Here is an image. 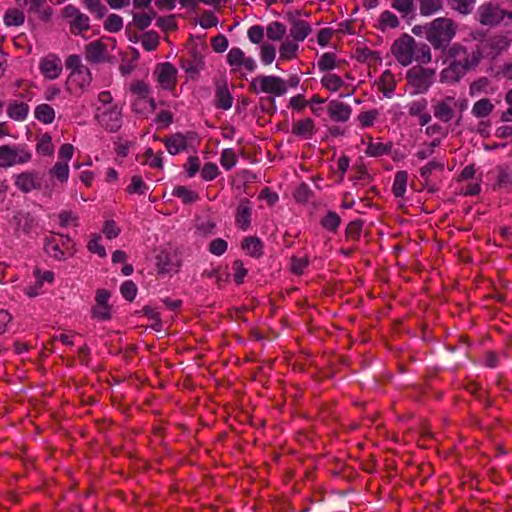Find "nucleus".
Returning <instances> with one entry per match:
<instances>
[{
	"instance_id": "obj_1",
	"label": "nucleus",
	"mask_w": 512,
	"mask_h": 512,
	"mask_svg": "<svg viewBox=\"0 0 512 512\" xmlns=\"http://www.w3.org/2000/svg\"><path fill=\"white\" fill-rule=\"evenodd\" d=\"M446 57L449 64L441 71L440 81L456 83L479 64L482 54L479 49L469 50L459 43H454L446 50Z\"/></svg>"
},
{
	"instance_id": "obj_2",
	"label": "nucleus",
	"mask_w": 512,
	"mask_h": 512,
	"mask_svg": "<svg viewBox=\"0 0 512 512\" xmlns=\"http://www.w3.org/2000/svg\"><path fill=\"white\" fill-rule=\"evenodd\" d=\"M457 24L450 18L439 17L426 27V39L435 49H445L454 38Z\"/></svg>"
},
{
	"instance_id": "obj_3",
	"label": "nucleus",
	"mask_w": 512,
	"mask_h": 512,
	"mask_svg": "<svg viewBox=\"0 0 512 512\" xmlns=\"http://www.w3.org/2000/svg\"><path fill=\"white\" fill-rule=\"evenodd\" d=\"M435 70L421 65H415L407 70L406 81L411 89V94H424L435 81Z\"/></svg>"
},
{
	"instance_id": "obj_4",
	"label": "nucleus",
	"mask_w": 512,
	"mask_h": 512,
	"mask_svg": "<svg viewBox=\"0 0 512 512\" xmlns=\"http://www.w3.org/2000/svg\"><path fill=\"white\" fill-rule=\"evenodd\" d=\"M249 91L253 93H267L272 97L283 96L287 92V85L284 79L278 76L261 75L249 83Z\"/></svg>"
},
{
	"instance_id": "obj_5",
	"label": "nucleus",
	"mask_w": 512,
	"mask_h": 512,
	"mask_svg": "<svg viewBox=\"0 0 512 512\" xmlns=\"http://www.w3.org/2000/svg\"><path fill=\"white\" fill-rule=\"evenodd\" d=\"M478 21L483 26L496 27L502 23L505 17L512 20V12L502 9L493 2L483 3L477 10Z\"/></svg>"
},
{
	"instance_id": "obj_6",
	"label": "nucleus",
	"mask_w": 512,
	"mask_h": 512,
	"mask_svg": "<svg viewBox=\"0 0 512 512\" xmlns=\"http://www.w3.org/2000/svg\"><path fill=\"white\" fill-rule=\"evenodd\" d=\"M32 154L25 145H2L0 146V167L9 168L17 164L28 163Z\"/></svg>"
},
{
	"instance_id": "obj_7",
	"label": "nucleus",
	"mask_w": 512,
	"mask_h": 512,
	"mask_svg": "<svg viewBox=\"0 0 512 512\" xmlns=\"http://www.w3.org/2000/svg\"><path fill=\"white\" fill-rule=\"evenodd\" d=\"M45 251L56 260H64L67 256L74 254L70 237L62 234L52 235L46 238Z\"/></svg>"
},
{
	"instance_id": "obj_8",
	"label": "nucleus",
	"mask_w": 512,
	"mask_h": 512,
	"mask_svg": "<svg viewBox=\"0 0 512 512\" xmlns=\"http://www.w3.org/2000/svg\"><path fill=\"white\" fill-rule=\"evenodd\" d=\"M415 39L409 34H403L395 40L391 52L402 66H408L414 61Z\"/></svg>"
},
{
	"instance_id": "obj_9",
	"label": "nucleus",
	"mask_w": 512,
	"mask_h": 512,
	"mask_svg": "<svg viewBox=\"0 0 512 512\" xmlns=\"http://www.w3.org/2000/svg\"><path fill=\"white\" fill-rule=\"evenodd\" d=\"M154 75L159 85L166 90H174L177 84V69L169 62L155 67Z\"/></svg>"
},
{
	"instance_id": "obj_10",
	"label": "nucleus",
	"mask_w": 512,
	"mask_h": 512,
	"mask_svg": "<svg viewBox=\"0 0 512 512\" xmlns=\"http://www.w3.org/2000/svg\"><path fill=\"white\" fill-rule=\"evenodd\" d=\"M96 119L109 132H116L122 126V114L116 106L98 112Z\"/></svg>"
},
{
	"instance_id": "obj_11",
	"label": "nucleus",
	"mask_w": 512,
	"mask_h": 512,
	"mask_svg": "<svg viewBox=\"0 0 512 512\" xmlns=\"http://www.w3.org/2000/svg\"><path fill=\"white\" fill-rule=\"evenodd\" d=\"M110 292L105 289L96 291L95 305L92 308V317L107 321L111 319V306L108 304Z\"/></svg>"
},
{
	"instance_id": "obj_12",
	"label": "nucleus",
	"mask_w": 512,
	"mask_h": 512,
	"mask_svg": "<svg viewBox=\"0 0 512 512\" xmlns=\"http://www.w3.org/2000/svg\"><path fill=\"white\" fill-rule=\"evenodd\" d=\"M85 58L95 64L111 60L107 45L100 40L93 41L85 46Z\"/></svg>"
},
{
	"instance_id": "obj_13",
	"label": "nucleus",
	"mask_w": 512,
	"mask_h": 512,
	"mask_svg": "<svg viewBox=\"0 0 512 512\" xmlns=\"http://www.w3.org/2000/svg\"><path fill=\"white\" fill-rule=\"evenodd\" d=\"M15 186L23 193L41 189V179L37 172L25 171L15 176Z\"/></svg>"
},
{
	"instance_id": "obj_14",
	"label": "nucleus",
	"mask_w": 512,
	"mask_h": 512,
	"mask_svg": "<svg viewBox=\"0 0 512 512\" xmlns=\"http://www.w3.org/2000/svg\"><path fill=\"white\" fill-rule=\"evenodd\" d=\"M39 69L45 78L54 80L58 78L62 72L61 59L54 54H49L41 59Z\"/></svg>"
},
{
	"instance_id": "obj_15",
	"label": "nucleus",
	"mask_w": 512,
	"mask_h": 512,
	"mask_svg": "<svg viewBox=\"0 0 512 512\" xmlns=\"http://www.w3.org/2000/svg\"><path fill=\"white\" fill-rule=\"evenodd\" d=\"M227 62L236 71L239 67L244 66L246 70L252 72L256 69V63L251 57H246L244 52L238 48H231L227 54Z\"/></svg>"
},
{
	"instance_id": "obj_16",
	"label": "nucleus",
	"mask_w": 512,
	"mask_h": 512,
	"mask_svg": "<svg viewBox=\"0 0 512 512\" xmlns=\"http://www.w3.org/2000/svg\"><path fill=\"white\" fill-rule=\"evenodd\" d=\"M454 106L455 99L451 96L445 97L444 99L438 101L433 106L435 118L445 123L450 122L455 115Z\"/></svg>"
},
{
	"instance_id": "obj_17",
	"label": "nucleus",
	"mask_w": 512,
	"mask_h": 512,
	"mask_svg": "<svg viewBox=\"0 0 512 512\" xmlns=\"http://www.w3.org/2000/svg\"><path fill=\"white\" fill-rule=\"evenodd\" d=\"M233 103V97L231 96L227 82L225 79H219L215 81V106L222 110H228L231 108Z\"/></svg>"
},
{
	"instance_id": "obj_18",
	"label": "nucleus",
	"mask_w": 512,
	"mask_h": 512,
	"mask_svg": "<svg viewBox=\"0 0 512 512\" xmlns=\"http://www.w3.org/2000/svg\"><path fill=\"white\" fill-rule=\"evenodd\" d=\"M327 110L330 118L336 122L348 121L352 113V109L349 105L338 100H332Z\"/></svg>"
},
{
	"instance_id": "obj_19",
	"label": "nucleus",
	"mask_w": 512,
	"mask_h": 512,
	"mask_svg": "<svg viewBox=\"0 0 512 512\" xmlns=\"http://www.w3.org/2000/svg\"><path fill=\"white\" fill-rule=\"evenodd\" d=\"M162 141L167 151L171 155H176L182 151H185L188 147L187 136L180 132L166 136L162 139Z\"/></svg>"
},
{
	"instance_id": "obj_20",
	"label": "nucleus",
	"mask_w": 512,
	"mask_h": 512,
	"mask_svg": "<svg viewBox=\"0 0 512 512\" xmlns=\"http://www.w3.org/2000/svg\"><path fill=\"white\" fill-rule=\"evenodd\" d=\"M291 23L290 36L294 41H304L305 38L311 33V27L308 22L298 19L292 14L288 15Z\"/></svg>"
},
{
	"instance_id": "obj_21",
	"label": "nucleus",
	"mask_w": 512,
	"mask_h": 512,
	"mask_svg": "<svg viewBox=\"0 0 512 512\" xmlns=\"http://www.w3.org/2000/svg\"><path fill=\"white\" fill-rule=\"evenodd\" d=\"M292 134L304 139H311L316 132L314 120L311 118H304L292 124Z\"/></svg>"
},
{
	"instance_id": "obj_22",
	"label": "nucleus",
	"mask_w": 512,
	"mask_h": 512,
	"mask_svg": "<svg viewBox=\"0 0 512 512\" xmlns=\"http://www.w3.org/2000/svg\"><path fill=\"white\" fill-rule=\"evenodd\" d=\"M13 223L16 231L29 234L36 225V219L31 213L20 211L13 216Z\"/></svg>"
},
{
	"instance_id": "obj_23",
	"label": "nucleus",
	"mask_w": 512,
	"mask_h": 512,
	"mask_svg": "<svg viewBox=\"0 0 512 512\" xmlns=\"http://www.w3.org/2000/svg\"><path fill=\"white\" fill-rule=\"evenodd\" d=\"M129 90L137 98V101L133 104V108L138 112V105L142 104L143 100H147L150 95V87L144 81L136 80L131 83Z\"/></svg>"
},
{
	"instance_id": "obj_24",
	"label": "nucleus",
	"mask_w": 512,
	"mask_h": 512,
	"mask_svg": "<svg viewBox=\"0 0 512 512\" xmlns=\"http://www.w3.org/2000/svg\"><path fill=\"white\" fill-rule=\"evenodd\" d=\"M419 8V14L424 17H429L437 14L443 9V0H416Z\"/></svg>"
},
{
	"instance_id": "obj_25",
	"label": "nucleus",
	"mask_w": 512,
	"mask_h": 512,
	"mask_svg": "<svg viewBox=\"0 0 512 512\" xmlns=\"http://www.w3.org/2000/svg\"><path fill=\"white\" fill-rule=\"evenodd\" d=\"M92 81L91 71L88 67L80 68L78 71L71 72L68 78L70 84H75L79 88H85Z\"/></svg>"
},
{
	"instance_id": "obj_26",
	"label": "nucleus",
	"mask_w": 512,
	"mask_h": 512,
	"mask_svg": "<svg viewBox=\"0 0 512 512\" xmlns=\"http://www.w3.org/2000/svg\"><path fill=\"white\" fill-rule=\"evenodd\" d=\"M29 112L28 104L24 102L12 101L7 108L8 116L15 121H23Z\"/></svg>"
},
{
	"instance_id": "obj_27",
	"label": "nucleus",
	"mask_w": 512,
	"mask_h": 512,
	"mask_svg": "<svg viewBox=\"0 0 512 512\" xmlns=\"http://www.w3.org/2000/svg\"><path fill=\"white\" fill-rule=\"evenodd\" d=\"M494 108L495 106L490 99L481 98L473 104L471 113L476 118H485L493 112Z\"/></svg>"
},
{
	"instance_id": "obj_28",
	"label": "nucleus",
	"mask_w": 512,
	"mask_h": 512,
	"mask_svg": "<svg viewBox=\"0 0 512 512\" xmlns=\"http://www.w3.org/2000/svg\"><path fill=\"white\" fill-rule=\"evenodd\" d=\"M391 6L398 11L403 18L414 15L416 11L415 0H392Z\"/></svg>"
},
{
	"instance_id": "obj_29",
	"label": "nucleus",
	"mask_w": 512,
	"mask_h": 512,
	"mask_svg": "<svg viewBox=\"0 0 512 512\" xmlns=\"http://www.w3.org/2000/svg\"><path fill=\"white\" fill-rule=\"evenodd\" d=\"M34 115L38 121L44 124H50L55 119V111L53 107L46 103L36 106Z\"/></svg>"
},
{
	"instance_id": "obj_30",
	"label": "nucleus",
	"mask_w": 512,
	"mask_h": 512,
	"mask_svg": "<svg viewBox=\"0 0 512 512\" xmlns=\"http://www.w3.org/2000/svg\"><path fill=\"white\" fill-rule=\"evenodd\" d=\"M241 247L252 257L258 258L262 255L263 244L257 237H247L243 240Z\"/></svg>"
},
{
	"instance_id": "obj_31",
	"label": "nucleus",
	"mask_w": 512,
	"mask_h": 512,
	"mask_svg": "<svg viewBox=\"0 0 512 512\" xmlns=\"http://www.w3.org/2000/svg\"><path fill=\"white\" fill-rule=\"evenodd\" d=\"M157 267L160 273H173L178 270V264L173 262L172 257L165 252L157 256Z\"/></svg>"
},
{
	"instance_id": "obj_32",
	"label": "nucleus",
	"mask_w": 512,
	"mask_h": 512,
	"mask_svg": "<svg viewBox=\"0 0 512 512\" xmlns=\"http://www.w3.org/2000/svg\"><path fill=\"white\" fill-rule=\"evenodd\" d=\"M396 87V80L390 70H385L379 79V90L385 95L389 96Z\"/></svg>"
},
{
	"instance_id": "obj_33",
	"label": "nucleus",
	"mask_w": 512,
	"mask_h": 512,
	"mask_svg": "<svg viewBox=\"0 0 512 512\" xmlns=\"http://www.w3.org/2000/svg\"><path fill=\"white\" fill-rule=\"evenodd\" d=\"M400 25L398 17L389 10L383 11L378 18V28L380 30L395 29Z\"/></svg>"
},
{
	"instance_id": "obj_34",
	"label": "nucleus",
	"mask_w": 512,
	"mask_h": 512,
	"mask_svg": "<svg viewBox=\"0 0 512 512\" xmlns=\"http://www.w3.org/2000/svg\"><path fill=\"white\" fill-rule=\"evenodd\" d=\"M90 29L89 17L82 13L70 21V32L74 35H80Z\"/></svg>"
},
{
	"instance_id": "obj_35",
	"label": "nucleus",
	"mask_w": 512,
	"mask_h": 512,
	"mask_svg": "<svg viewBox=\"0 0 512 512\" xmlns=\"http://www.w3.org/2000/svg\"><path fill=\"white\" fill-rule=\"evenodd\" d=\"M495 90L490 85V80L486 77L479 78L472 82L469 87V94L471 96L479 94L493 93Z\"/></svg>"
},
{
	"instance_id": "obj_36",
	"label": "nucleus",
	"mask_w": 512,
	"mask_h": 512,
	"mask_svg": "<svg viewBox=\"0 0 512 512\" xmlns=\"http://www.w3.org/2000/svg\"><path fill=\"white\" fill-rule=\"evenodd\" d=\"M251 209L247 202H241L237 209L236 223L239 228L246 230L250 225Z\"/></svg>"
},
{
	"instance_id": "obj_37",
	"label": "nucleus",
	"mask_w": 512,
	"mask_h": 512,
	"mask_svg": "<svg viewBox=\"0 0 512 512\" xmlns=\"http://www.w3.org/2000/svg\"><path fill=\"white\" fill-rule=\"evenodd\" d=\"M391 149H392L391 142L384 144L382 142L370 141L367 145L365 153H366V155H368L370 157H379V156L390 153Z\"/></svg>"
},
{
	"instance_id": "obj_38",
	"label": "nucleus",
	"mask_w": 512,
	"mask_h": 512,
	"mask_svg": "<svg viewBox=\"0 0 512 512\" xmlns=\"http://www.w3.org/2000/svg\"><path fill=\"white\" fill-rule=\"evenodd\" d=\"M414 61L421 64H428L432 60L430 47L426 43H417L415 41Z\"/></svg>"
},
{
	"instance_id": "obj_39",
	"label": "nucleus",
	"mask_w": 512,
	"mask_h": 512,
	"mask_svg": "<svg viewBox=\"0 0 512 512\" xmlns=\"http://www.w3.org/2000/svg\"><path fill=\"white\" fill-rule=\"evenodd\" d=\"M407 181L408 174L406 171L401 170L395 174L392 191L396 197H402L405 194Z\"/></svg>"
},
{
	"instance_id": "obj_40",
	"label": "nucleus",
	"mask_w": 512,
	"mask_h": 512,
	"mask_svg": "<svg viewBox=\"0 0 512 512\" xmlns=\"http://www.w3.org/2000/svg\"><path fill=\"white\" fill-rule=\"evenodd\" d=\"M443 170H444L443 163L436 161V160H432V161L428 162L426 165H424L423 167H421L419 170V173H420L421 178L424 180L425 184H428L429 180H430V176L434 171H443Z\"/></svg>"
},
{
	"instance_id": "obj_41",
	"label": "nucleus",
	"mask_w": 512,
	"mask_h": 512,
	"mask_svg": "<svg viewBox=\"0 0 512 512\" xmlns=\"http://www.w3.org/2000/svg\"><path fill=\"white\" fill-rule=\"evenodd\" d=\"M286 33V27L278 21L271 22L266 29L267 37L273 41L281 40Z\"/></svg>"
},
{
	"instance_id": "obj_42",
	"label": "nucleus",
	"mask_w": 512,
	"mask_h": 512,
	"mask_svg": "<svg viewBox=\"0 0 512 512\" xmlns=\"http://www.w3.org/2000/svg\"><path fill=\"white\" fill-rule=\"evenodd\" d=\"M24 20V13L15 8L8 9L4 15V22L7 26H20Z\"/></svg>"
},
{
	"instance_id": "obj_43",
	"label": "nucleus",
	"mask_w": 512,
	"mask_h": 512,
	"mask_svg": "<svg viewBox=\"0 0 512 512\" xmlns=\"http://www.w3.org/2000/svg\"><path fill=\"white\" fill-rule=\"evenodd\" d=\"M298 48L299 46L296 41L286 40L284 43H282L279 49L280 59L291 60L296 58Z\"/></svg>"
},
{
	"instance_id": "obj_44",
	"label": "nucleus",
	"mask_w": 512,
	"mask_h": 512,
	"mask_svg": "<svg viewBox=\"0 0 512 512\" xmlns=\"http://www.w3.org/2000/svg\"><path fill=\"white\" fill-rule=\"evenodd\" d=\"M476 0H449L451 9L461 15H468L472 12Z\"/></svg>"
},
{
	"instance_id": "obj_45",
	"label": "nucleus",
	"mask_w": 512,
	"mask_h": 512,
	"mask_svg": "<svg viewBox=\"0 0 512 512\" xmlns=\"http://www.w3.org/2000/svg\"><path fill=\"white\" fill-rule=\"evenodd\" d=\"M340 223V216L333 211H329L320 221V224L322 225L323 228L332 232L337 231Z\"/></svg>"
},
{
	"instance_id": "obj_46",
	"label": "nucleus",
	"mask_w": 512,
	"mask_h": 512,
	"mask_svg": "<svg viewBox=\"0 0 512 512\" xmlns=\"http://www.w3.org/2000/svg\"><path fill=\"white\" fill-rule=\"evenodd\" d=\"M363 228L362 220L351 221L345 231L346 239L351 241H358Z\"/></svg>"
},
{
	"instance_id": "obj_47",
	"label": "nucleus",
	"mask_w": 512,
	"mask_h": 512,
	"mask_svg": "<svg viewBox=\"0 0 512 512\" xmlns=\"http://www.w3.org/2000/svg\"><path fill=\"white\" fill-rule=\"evenodd\" d=\"M323 87L329 91L335 92L344 84L343 80L336 74H327L321 79Z\"/></svg>"
},
{
	"instance_id": "obj_48",
	"label": "nucleus",
	"mask_w": 512,
	"mask_h": 512,
	"mask_svg": "<svg viewBox=\"0 0 512 512\" xmlns=\"http://www.w3.org/2000/svg\"><path fill=\"white\" fill-rule=\"evenodd\" d=\"M87 10L96 15L97 18H103L106 13V7L101 3V0H82Z\"/></svg>"
},
{
	"instance_id": "obj_49",
	"label": "nucleus",
	"mask_w": 512,
	"mask_h": 512,
	"mask_svg": "<svg viewBox=\"0 0 512 512\" xmlns=\"http://www.w3.org/2000/svg\"><path fill=\"white\" fill-rule=\"evenodd\" d=\"M173 195L181 198L186 204L193 203L198 199V194L185 186L175 187Z\"/></svg>"
},
{
	"instance_id": "obj_50",
	"label": "nucleus",
	"mask_w": 512,
	"mask_h": 512,
	"mask_svg": "<svg viewBox=\"0 0 512 512\" xmlns=\"http://www.w3.org/2000/svg\"><path fill=\"white\" fill-rule=\"evenodd\" d=\"M50 175L54 176L61 182H66L69 176V166L67 162L58 161L50 170Z\"/></svg>"
},
{
	"instance_id": "obj_51",
	"label": "nucleus",
	"mask_w": 512,
	"mask_h": 512,
	"mask_svg": "<svg viewBox=\"0 0 512 512\" xmlns=\"http://www.w3.org/2000/svg\"><path fill=\"white\" fill-rule=\"evenodd\" d=\"M141 44L147 51L155 50L159 45V36L155 31H148L143 34Z\"/></svg>"
},
{
	"instance_id": "obj_52",
	"label": "nucleus",
	"mask_w": 512,
	"mask_h": 512,
	"mask_svg": "<svg viewBox=\"0 0 512 512\" xmlns=\"http://www.w3.org/2000/svg\"><path fill=\"white\" fill-rule=\"evenodd\" d=\"M123 27V20L117 14H110L104 22L105 30L116 33L119 32Z\"/></svg>"
},
{
	"instance_id": "obj_53",
	"label": "nucleus",
	"mask_w": 512,
	"mask_h": 512,
	"mask_svg": "<svg viewBox=\"0 0 512 512\" xmlns=\"http://www.w3.org/2000/svg\"><path fill=\"white\" fill-rule=\"evenodd\" d=\"M337 67L336 63V56L334 53L326 52L324 53L319 61H318V68L321 71H329Z\"/></svg>"
},
{
	"instance_id": "obj_54",
	"label": "nucleus",
	"mask_w": 512,
	"mask_h": 512,
	"mask_svg": "<svg viewBox=\"0 0 512 512\" xmlns=\"http://www.w3.org/2000/svg\"><path fill=\"white\" fill-rule=\"evenodd\" d=\"M203 277L214 278L218 287H222V284L228 281L229 274L221 273L218 268L206 269L202 273Z\"/></svg>"
},
{
	"instance_id": "obj_55",
	"label": "nucleus",
	"mask_w": 512,
	"mask_h": 512,
	"mask_svg": "<svg viewBox=\"0 0 512 512\" xmlns=\"http://www.w3.org/2000/svg\"><path fill=\"white\" fill-rule=\"evenodd\" d=\"M378 116L379 111L376 109H371L368 111L361 112L358 115V121L360 122L362 127H370L374 124Z\"/></svg>"
},
{
	"instance_id": "obj_56",
	"label": "nucleus",
	"mask_w": 512,
	"mask_h": 512,
	"mask_svg": "<svg viewBox=\"0 0 512 512\" xmlns=\"http://www.w3.org/2000/svg\"><path fill=\"white\" fill-rule=\"evenodd\" d=\"M126 190L129 194H144L147 186L139 175H134Z\"/></svg>"
},
{
	"instance_id": "obj_57",
	"label": "nucleus",
	"mask_w": 512,
	"mask_h": 512,
	"mask_svg": "<svg viewBox=\"0 0 512 512\" xmlns=\"http://www.w3.org/2000/svg\"><path fill=\"white\" fill-rule=\"evenodd\" d=\"M221 165L226 169L230 170L232 167L235 166L237 159L236 155L231 148L224 149L221 153V159H220Z\"/></svg>"
},
{
	"instance_id": "obj_58",
	"label": "nucleus",
	"mask_w": 512,
	"mask_h": 512,
	"mask_svg": "<svg viewBox=\"0 0 512 512\" xmlns=\"http://www.w3.org/2000/svg\"><path fill=\"white\" fill-rule=\"evenodd\" d=\"M261 60L265 65L271 64L276 56V49L272 44L264 43L261 46Z\"/></svg>"
},
{
	"instance_id": "obj_59",
	"label": "nucleus",
	"mask_w": 512,
	"mask_h": 512,
	"mask_svg": "<svg viewBox=\"0 0 512 512\" xmlns=\"http://www.w3.org/2000/svg\"><path fill=\"white\" fill-rule=\"evenodd\" d=\"M100 239V235H93V237L88 242L87 248L91 253H95L99 257L104 258L107 254L105 248L99 243Z\"/></svg>"
},
{
	"instance_id": "obj_60",
	"label": "nucleus",
	"mask_w": 512,
	"mask_h": 512,
	"mask_svg": "<svg viewBox=\"0 0 512 512\" xmlns=\"http://www.w3.org/2000/svg\"><path fill=\"white\" fill-rule=\"evenodd\" d=\"M37 151L44 155H51L54 151V146L50 135L44 134L37 144Z\"/></svg>"
},
{
	"instance_id": "obj_61",
	"label": "nucleus",
	"mask_w": 512,
	"mask_h": 512,
	"mask_svg": "<svg viewBox=\"0 0 512 512\" xmlns=\"http://www.w3.org/2000/svg\"><path fill=\"white\" fill-rule=\"evenodd\" d=\"M121 294L122 296L128 300V301H133L136 297V294H137V287L135 285V283L131 280H127L125 281L122 285H121Z\"/></svg>"
},
{
	"instance_id": "obj_62",
	"label": "nucleus",
	"mask_w": 512,
	"mask_h": 512,
	"mask_svg": "<svg viewBox=\"0 0 512 512\" xmlns=\"http://www.w3.org/2000/svg\"><path fill=\"white\" fill-rule=\"evenodd\" d=\"M408 113L411 116H418L427 108V100L424 98L414 100L408 104Z\"/></svg>"
},
{
	"instance_id": "obj_63",
	"label": "nucleus",
	"mask_w": 512,
	"mask_h": 512,
	"mask_svg": "<svg viewBox=\"0 0 512 512\" xmlns=\"http://www.w3.org/2000/svg\"><path fill=\"white\" fill-rule=\"evenodd\" d=\"M218 174L219 170L217 165L211 162L206 163L201 170V176L205 181L214 180Z\"/></svg>"
},
{
	"instance_id": "obj_64",
	"label": "nucleus",
	"mask_w": 512,
	"mask_h": 512,
	"mask_svg": "<svg viewBox=\"0 0 512 512\" xmlns=\"http://www.w3.org/2000/svg\"><path fill=\"white\" fill-rule=\"evenodd\" d=\"M58 218L62 227L69 225L78 226V216L71 211L60 212Z\"/></svg>"
}]
</instances>
